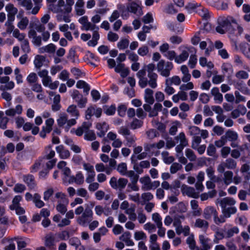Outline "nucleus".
<instances>
[{
	"instance_id": "c03bdc74",
	"label": "nucleus",
	"mask_w": 250,
	"mask_h": 250,
	"mask_svg": "<svg viewBox=\"0 0 250 250\" xmlns=\"http://www.w3.org/2000/svg\"><path fill=\"white\" fill-rule=\"evenodd\" d=\"M152 220L155 223L156 227L163 225L162 217L157 212L152 214Z\"/></svg>"
},
{
	"instance_id": "a211bd4d",
	"label": "nucleus",
	"mask_w": 250,
	"mask_h": 250,
	"mask_svg": "<svg viewBox=\"0 0 250 250\" xmlns=\"http://www.w3.org/2000/svg\"><path fill=\"white\" fill-rule=\"evenodd\" d=\"M22 111V107L21 105H17L15 108H11L6 110L5 112V114L8 116L13 117L16 114H21Z\"/></svg>"
},
{
	"instance_id": "c85d7f7f",
	"label": "nucleus",
	"mask_w": 250,
	"mask_h": 250,
	"mask_svg": "<svg viewBox=\"0 0 250 250\" xmlns=\"http://www.w3.org/2000/svg\"><path fill=\"white\" fill-rule=\"evenodd\" d=\"M33 202L35 207L39 208H42L45 205L44 203L41 200V195L38 193L34 194Z\"/></svg>"
},
{
	"instance_id": "dca6fc26",
	"label": "nucleus",
	"mask_w": 250,
	"mask_h": 250,
	"mask_svg": "<svg viewBox=\"0 0 250 250\" xmlns=\"http://www.w3.org/2000/svg\"><path fill=\"white\" fill-rule=\"evenodd\" d=\"M23 181L26 184L30 189H34L36 187L34 177L32 175L28 174L23 176Z\"/></svg>"
},
{
	"instance_id": "1a4fd4ad",
	"label": "nucleus",
	"mask_w": 250,
	"mask_h": 250,
	"mask_svg": "<svg viewBox=\"0 0 250 250\" xmlns=\"http://www.w3.org/2000/svg\"><path fill=\"white\" fill-rule=\"evenodd\" d=\"M65 7V2L64 0H59L57 4H49L48 9L52 12L58 13L64 11Z\"/></svg>"
},
{
	"instance_id": "6ab92c4d",
	"label": "nucleus",
	"mask_w": 250,
	"mask_h": 250,
	"mask_svg": "<svg viewBox=\"0 0 250 250\" xmlns=\"http://www.w3.org/2000/svg\"><path fill=\"white\" fill-rule=\"evenodd\" d=\"M224 136L226 140H227V142L228 141L229 142L237 141L239 137L238 134L236 131L230 129L226 132L225 135Z\"/></svg>"
},
{
	"instance_id": "864d4df0",
	"label": "nucleus",
	"mask_w": 250,
	"mask_h": 250,
	"mask_svg": "<svg viewBox=\"0 0 250 250\" xmlns=\"http://www.w3.org/2000/svg\"><path fill=\"white\" fill-rule=\"evenodd\" d=\"M186 157L190 161H194L196 159V156L194 152L190 148H187L185 150Z\"/></svg>"
},
{
	"instance_id": "6e6552de",
	"label": "nucleus",
	"mask_w": 250,
	"mask_h": 250,
	"mask_svg": "<svg viewBox=\"0 0 250 250\" xmlns=\"http://www.w3.org/2000/svg\"><path fill=\"white\" fill-rule=\"evenodd\" d=\"M17 18L19 20L17 24L18 29L21 30H25L29 24V19L23 15L22 11H20L18 13L17 15Z\"/></svg>"
},
{
	"instance_id": "9b49d317",
	"label": "nucleus",
	"mask_w": 250,
	"mask_h": 250,
	"mask_svg": "<svg viewBox=\"0 0 250 250\" xmlns=\"http://www.w3.org/2000/svg\"><path fill=\"white\" fill-rule=\"evenodd\" d=\"M181 190L184 195H187L188 197L193 198H198L199 197V192H196L195 189L192 187L187 185H183Z\"/></svg>"
},
{
	"instance_id": "bf43d9fd",
	"label": "nucleus",
	"mask_w": 250,
	"mask_h": 250,
	"mask_svg": "<svg viewBox=\"0 0 250 250\" xmlns=\"http://www.w3.org/2000/svg\"><path fill=\"white\" fill-rule=\"evenodd\" d=\"M231 148L228 146H225L222 147L220 150L221 155L222 158H226L229 153H230Z\"/></svg>"
},
{
	"instance_id": "bb28decb",
	"label": "nucleus",
	"mask_w": 250,
	"mask_h": 250,
	"mask_svg": "<svg viewBox=\"0 0 250 250\" xmlns=\"http://www.w3.org/2000/svg\"><path fill=\"white\" fill-rule=\"evenodd\" d=\"M56 50V46L53 43H50L46 46L40 48L39 52L41 53H53Z\"/></svg>"
},
{
	"instance_id": "680f3d73",
	"label": "nucleus",
	"mask_w": 250,
	"mask_h": 250,
	"mask_svg": "<svg viewBox=\"0 0 250 250\" xmlns=\"http://www.w3.org/2000/svg\"><path fill=\"white\" fill-rule=\"evenodd\" d=\"M144 229L148 231V232L149 233H151L154 232L156 230V227L154 224L150 222H148L144 225Z\"/></svg>"
},
{
	"instance_id": "0eeeda50",
	"label": "nucleus",
	"mask_w": 250,
	"mask_h": 250,
	"mask_svg": "<svg viewBox=\"0 0 250 250\" xmlns=\"http://www.w3.org/2000/svg\"><path fill=\"white\" fill-rule=\"evenodd\" d=\"M140 182L142 184L141 188L144 191L155 189L160 186L159 181H154L152 182L148 176L141 177L140 179Z\"/></svg>"
},
{
	"instance_id": "f704fd0d",
	"label": "nucleus",
	"mask_w": 250,
	"mask_h": 250,
	"mask_svg": "<svg viewBox=\"0 0 250 250\" xmlns=\"http://www.w3.org/2000/svg\"><path fill=\"white\" fill-rule=\"evenodd\" d=\"M67 112L70 114L71 116L78 118L79 116V112L75 105L72 104L69 106L66 110Z\"/></svg>"
},
{
	"instance_id": "f257e3e1",
	"label": "nucleus",
	"mask_w": 250,
	"mask_h": 250,
	"mask_svg": "<svg viewBox=\"0 0 250 250\" xmlns=\"http://www.w3.org/2000/svg\"><path fill=\"white\" fill-rule=\"evenodd\" d=\"M139 79L138 84L141 88H145L148 85L152 89L157 87V80L158 75L157 74H147L146 77V72L145 69L140 70L136 74Z\"/></svg>"
},
{
	"instance_id": "393cba45",
	"label": "nucleus",
	"mask_w": 250,
	"mask_h": 250,
	"mask_svg": "<svg viewBox=\"0 0 250 250\" xmlns=\"http://www.w3.org/2000/svg\"><path fill=\"white\" fill-rule=\"evenodd\" d=\"M194 227L206 230L208 227V223L206 220L198 218L195 220Z\"/></svg>"
},
{
	"instance_id": "8fccbe9b",
	"label": "nucleus",
	"mask_w": 250,
	"mask_h": 250,
	"mask_svg": "<svg viewBox=\"0 0 250 250\" xmlns=\"http://www.w3.org/2000/svg\"><path fill=\"white\" fill-rule=\"evenodd\" d=\"M117 170L122 175H125L127 171V165L125 163L119 164L117 167Z\"/></svg>"
},
{
	"instance_id": "c9c22d12",
	"label": "nucleus",
	"mask_w": 250,
	"mask_h": 250,
	"mask_svg": "<svg viewBox=\"0 0 250 250\" xmlns=\"http://www.w3.org/2000/svg\"><path fill=\"white\" fill-rule=\"evenodd\" d=\"M34 4L35 6L33 7L32 10L29 12V14H32L33 15H35L37 14L40 10V9L41 8V3L42 1V0H33Z\"/></svg>"
},
{
	"instance_id": "7ed1b4c3",
	"label": "nucleus",
	"mask_w": 250,
	"mask_h": 250,
	"mask_svg": "<svg viewBox=\"0 0 250 250\" xmlns=\"http://www.w3.org/2000/svg\"><path fill=\"white\" fill-rule=\"evenodd\" d=\"M101 17L96 14L92 17L91 22L88 21V17L84 16L79 19V22L82 25V29L86 31L99 30V27L96 25V23L100 22Z\"/></svg>"
},
{
	"instance_id": "338daca9",
	"label": "nucleus",
	"mask_w": 250,
	"mask_h": 250,
	"mask_svg": "<svg viewBox=\"0 0 250 250\" xmlns=\"http://www.w3.org/2000/svg\"><path fill=\"white\" fill-rule=\"evenodd\" d=\"M227 140H226L225 137L223 136H221L220 139L218 140L215 141L214 145L217 147H221L225 146H224L227 144Z\"/></svg>"
},
{
	"instance_id": "5701e85b",
	"label": "nucleus",
	"mask_w": 250,
	"mask_h": 250,
	"mask_svg": "<svg viewBox=\"0 0 250 250\" xmlns=\"http://www.w3.org/2000/svg\"><path fill=\"white\" fill-rule=\"evenodd\" d=\"M95 211L98 216H101L103 213L105 216H108L111 214V210L108 208H103L102 206L97 205L95 207Z\"/></svg>"
},
{
	"instance_id": "e433bc0d",
	"label": "nucleus",
	"mask_w": 250,
	"mask_h": 250,
	"mask_svg": "<svg viewBox=\"0 0 250 250\" xmlns=\"http://www.w3.org/2000/svg\"><path fill=\"white\" fill-rule=\"evenodd\" d=\"M197 12L204 20H207L210 17L208 10L206 8L200 7L197 9Z\"/></svg>"
},
{
	"instance_id": "4be33fe9",
	"label": "nucleus",
	"mask_w": 250,
	"mask_h": 250,
	"mask_svg": "<svg viewBox=\"0 0 250 250\" xmlns=\"http://www.w3.org/2000/svg\"><path fill=\"white\" fill-rule=\"evenodd\" d=\"M136 206L134 204H131L130 207L126 209L125 212L128 215V218L132 221L136 220L137 215L135 213Z\"/></svg>"
},
{
	"instance_id": "0e129e2a",
	"label": "nucleus",
	"mask_w": 250,
	"mask_h": 250,
	"mask_svg": "<svg viewBox=\"0 0 250 250\" xmlns=\"http://www.w3.org/2000/svg\"><path fill=\"white\" fill-rule=\"evenodd\" d=\"M149 52L148 47L146 45H143L140 47L137 51L138 54L141 56H145L147 55Z\"/></svg>"
},
{
	"instance_id": "58836bf2",
	"label": "nucleus",
	"mask_w": 250,
	"mask_h": 250,
	"mask_svg": "<svg viewBox=\"0 0 250 250\" xmlns=\"http://www.w3.org/2000/svg\"><path fill=\"white\" fill-rule=\"evenodd\" d=\"M7 14L16 15L18 12V9L12 3L7 4L5 7Z\"/></svg>"
},
{
	"instance_id": "4468645a",
	"label": "nucleus",
	"mask_w": 250,
	"mask_h": 250,
	"mask_svg": "<svg viewBox=\"0 0 250 250\" xmlns=\"http://www.w3.org/2000/svg\"><path fill=\"white\" fill-rule=\"evenodd\" d=\"M71 12H67L66 9L64 11L58 13L56 15L57 21L59 22H70L71 21L69 13Z\"/></svg>"
},
{
	"instance_id": "39448f33",
	"label": "nucleus",
	"mask_w": 250,
	"mask_h": 250,
	"mask_svg": "<svg viewBox=\"0 0 250 250\" xmlns=\"http://www.w3.org/2000/svg\"><path fill=\"white\" fill-rule=\"evenodd\" d=\"M173 68V63L171 62L161 60L157 64V71L161 76L164 77H168L170 74V71Z\"/></svg>"
},
{
	"instance_id": "5fc2aeb1",
	"label": "nucleus",
	"mask_w": 250,
	"mask_h": 250,
	"mask_svg": "<svg viewBox=\"0 0 250 250\" xmlns=\"http://www.w3.org/2000/svg\"><path fill=\"white\" fill-rule=\"evenodd\" d=\"M182 168V166L178 163H173L170 166V172L171 174L176 173Z\"/></svg>"
},
{
	"instance_id": "2eb2a0df",
	"label": "nucleus",
	"mask_w": 250,
	"mask_h": 250,
	"mask_svg": "<svg viewBox=\"0 0 250 250\" xmlns=\"http://www.w3.org/2000/svg\"><path fill=\"white\" fill-rule=\"evenodd\" d=\"M217 213L216 209L211 206H208L206 207L203 211V217L206 220H209L211 219L212 216L213 218Z\"/></svg>"
},
{
	"instance_id": "f8f14e48",
	"label": "nucleus",
	"mask_w": 250,
	"mask_h": 250,
	"mask_svg": "<svg viewBox=\"0 0 250 250\" xmlns=\"http://www.w3.org/2000/svg\"><path fill=\"white\" fill-rule=\"evenodd\" d=\"M102 112V110L101 108H95L94 107L90 106L85 111V118L87 120H89L93 115L99 118L101 116Z\"/></svg>"
},
{
	"instance_id": "4c0bfd02",
	"label": "nucleus",
	"mask_w": 250,
	"mask_h": 250,
	"mask_svg": "<svg viewBox=\"0 0 250 250\" xmlns=\"http://www.w3.org/2000/svg\"><path fill=\"white\" fill-rule=\"evenodd\" d=\"M54 120L52 118L48 119L45 121V126H43L42 129L46 133H49L52 129V126L54 124Z\"/></svg>"
},
{
	"instance_id": "20e7f679",
	"label": "nucleus",
	"mask_w": 250,
	"mask_h": 250,
	"mask_svg": "<svg viewBox=\"0 0 250 250\" xmlns=\"http://www.w3.org/2000/svg\"><path fill=\"white\" fill-rule=\"evenodd\" d=\"M57 201V205L56 206L57 210L62 214H64L67 211V205L68 204V200L66 197L64 193L62 192H56L53 201Z\"/></svg>"
},
{
	"instance_id": "69168bd1",
	"label": "nucleus",
	"mask_w": 250,
	"mask_h": 250,
	"mask_svg": "<svg viewBox=\"0 0 250 250\" xmlns=\"http://www.w3.org/2000/svg\"><path fill=\"white\" fill-rule=\"evenodd\" d=\"M239 232V229L237 227H234L229 229L226 232V237L230 238L234 235V234H237Z\"/></svg>"
},
{
	"instance_id": "a878e982",
	"label": "nucleus",
	"mask_w": 250,
	"mask_h": 250,
	"mask_svg": "<svg viewBox=\"0 0 250 250\" xmlns=\"http://www.w3.org/2000/svg\"><path fill=\"white\" fill-rule=\"evenodd\" d=\"M224 177L223 180L225 184L228 185L231 183L233 181V173L231 171L227 170L224 171Z\"/></svg>"
},
{
	"instance_id": "473e14b6",
	"label": "nucleus",
	"mask_w": 250,
	"mask_h": 250,
	"mask_svg": "<svg viewBox=\"0 0 250 250\" xmlns=\"http://www.w3.org/2000/svg\"><path fill=\"white\" fill-rule=\"evenodd\" d=\"M19 4L22 7H24L28 13L31 11L33 7V3L31 0H22L19 2Z\"/></svg>"
},
{
	"instance_id": "052dcab7",
	"label": "nucleus",
	"mask_w": 250,
	"mask_h": 250,
	"mask_svg": "<svg viewBox=\"0 0 250 250\" xmlns=\"http://www.w3.org/2000/svg\"><path fill=\"white\" fill-rule=\"evenodd\" d=\"M221 68L224 73L233 72V68L232 65L228 62L223 63Z\"/></svg>"
},
{
	"instance_id": "ddd939ff",
	"label": "nucleus",
	"mask_w": 250,
	"mask_h": 250,
	"mask_svg": "<svg viewBox=\"0 0 250 250\" xmlns=\"http://www.w3.org/2000/svg\"><path fill=\"white\" fill-rule=\"evenodd\" d=\"M199 242L201 244L202 248L205 249V250H209L212 247V243L210 238L207 236L201 234L199 236Z\"/></svg>"
},
{
	"instance_id": "09e8293b",
	"label": "nucleus",
	"mask_w": 250,
	"mask_h": 250,
	"mask_svg": "<svg viewBox=\"0 0 250 250\" xmlns=\"http://www.w3.org/2000/svg\"><path fill=\"white\" fill-rule=\"evenodd\" d=\"M147 138L152 140L159 136V132L155 129H150L146 132Z\"/></svg>"
},
{
	"instance_id": "b1692460",
	"label": "nucleus",
	"mask_w": 250,
	"mask_h": 250,
	"mask_svg": "<svg viewBox=\"0 0 250 250\" xmlns=\"http://www.w3.org/2000/svg\"><path fill=\"white\" fill-rule=\"evenodd\" d=\"M181 71L183 75L182 78V81L184 83H187L190 80L191 75L189 73L188 67L185 65L181 66Z\"/></svg>"
},
{
	"instance_id": "2f4dec72",
	"label": "nucleus",
	"mask_w": 250,
	"mask_h": 250,
	"mask_svg": "<svg viewBox=\"0 0 250 250\" xmlns=\"http://www.w3.org/2000/svg\"><path fill=\"white\" fill-rule=\"evenodd\" d=\"M175 140L179 142V144L183 146H187L188 145V141L187 139L186 136L183 132L180 133L177 136L175 137Z\"/></svg>"
},
{
	"instance_id": "4d7b16f0",
	"label": "nucleus",
	"mask_w": 250,
	"mask_h": 250,
	"mask_svg": "<svg viewBox=\"0 0 250 250\" xmlns=\"http://www.w3.org/2000/svg\"><path fill=\"white\" fill-rule=\"evenodd\" d=\"M21 42V47L22 50L25 53H29L30 51V49L28 40L26 39Z\"/></svg>"
},
{
	"instance_id": "13d9d810",
	"label": "nucleus",
	"mask_w": 250,
	"mask_h": 250,
	"mask_svg": "<svg viewBox=\"0 0 250 250\" xmlns=\"http://www.w3.org/2000/svg\"><path fill=\"white\" fill-rule=\"evenodd\" d=\"M201 130L195 126H191L188 127V132L191 136H195L200 134Z\"/></svg>"
},
{
	"instance_id": "423d86ee",
	"label": "nucleus",
	"mask_w": 250,
	"mask_h": 250,
	"mask_svg": "<svg viewBox=\"0 0 250 250\" xmlns=\"http://www.w3.org/2000/svg\"><path fill=\"white\" fill-rule=\"evenodd\" d=\"M231 22H234V19L231 17H228L222 19L219 21V24L216 28V31L220 34H223L228 31L229 33H232L230 26Z\"/></svg>"
},
{
	"instance_id": "e2e57ef3",
	"label": "nucleus",
	"mask_w": 250,
	"mask_h": 250,
	"mask_svg": "<svg viewBox=\"0 0 250 250\" xmlns=\"http://www.w3.org/2000/svg\"><path fill=\"white\" fill-rule=\"evenodd\" d=\"M143 122L137 119H134L133 121L130 123V128L132 129H135L140 128L142 126Z\"/></svg>"
},
{
	"instance_id": "412c9836",
	"label": "nucleus",
	"mask_w": 250,
	"mask_h": 250,
	"mask_svg": "<svg viewBox=\"0 0 250 250\" xmlns=\"http://www.w3.org/2000/svg\"><path fill=\"white\" fill-rule=\"evenodd\" d=\"M96 128L100 131V132L97 133L98 136L100 137H102L107 131L109 127L106 123L103 122V123H98L96 125Z\"/></svg>"
},
{
	"instance_id": "cd10ccee",
	"label": "nucleus",
	"mask_w": 250,
	"mask_h": 250,
	"mask_svg": "<svg viewBox=\"0 0 250 250\" xmlns=\"http://www.w3.org/2000/svg\"><path fill=\"white\" fill-rule=\"evenodd\" d=\"M240 48L242 53L246 57L250 59V45L246 42H242L240 44Z\"/></svg>"
},
{
	"instance_id": "f3484780",
	"label": "nucleus",
	"mask_w": 250,
	"mask_h": 250,
	"mask_svg": "<svg viewBox=\"0 0 250 250\" xmlns=\"http://www.w3.org/2000/svg\"><path fill=\"white\" fill-rule=\"evenodd\" d=\"M56 150L61 159H65L70 157V153L69 151L65 149L62 145L57 146L56 147Z\"/></svg>"
},
{
	"instance_id": "ea45409f",
	"label": "nucleus",
	"mask_w": 250,
	"mask_h": 250,
	"mask_svg": "<svg viewBox=\"0 0 250 250\" xmlns=\"http://www.w3.org/2000/svg\"><path fill=\"white\" fill-rule=\"evenodd\" d=\"M90 218L88 216L83 213L81 216H80L77 220L78 223L83 226H84L88 223V218Z\"/></svg>"
},
{
	"instance_id": "a19ab883",
	"label": "nucleus",
	"mask_w": 250,
	"mask_h": 250,
	"mask_svg": "<svg viewBox=\"0 0 250 250\" xmlns=\"http://www.w3.org/2000/svg\"><path fill=\"white\" fill-rule=\"evenodd\" d=\"M162 156L164 162L167 164H169L174 161V158L173 156H169L167 151H163L162 152Z\"/></svg>"
},
{
	"instance_id": "f03ea898",
	"label": "nucleus",
	"mask_w": 250,
	"mask_h": 250,
	"mask_svg": "<svg viewBox=\"0 0 250 250\" xmlns=\"http://www.w3.org/2000/svg\"><path fill=\"white\" fill-rule=\"evenodd\" d=\"M218 202L222 208V213L225 216L230 217L231 215L234 214L237 211V208L234 206L236 201L231 197H227L223 198Z\"/></svg>"
},
{
	"instance_id": "aec40b11",
	"label": "nucleus",
	"mask_w": 250,
	"mask_h": 250,
	"mask_svg": "<svg viewBox=\"0 0 250 250\" xmlns=\"http://www.w3.org/2000/svg\"><path fill=\"white\" fill-rule=\"evenodd\" d=\"M153 91L150 88H146L145 90L144 98L145 101L150 104H152L154 102L153 98Z\"/></svg>"
},
{
	"instance_id": "de8ad7c7",
	"label": "nucleus",
	"mask_w": 250,
	"mask_h": 250,
	"mask_svg": "<svg viewBox=\"0 0 250 250\" xmlns=\"http://www.w3.org/2000/svg\"><path fill=\"white\" fill-rule=\"evenodd\" d=\"M230 28L232 30V32L231 33H234L233 31H237V34L239 35H240L243 31V28L238 24L235 20L234 22H231V26H230Z\"/></svg>"
},
{
	"instance_id": "79ce46f5",
	"label": "nucleus",
	"mask_w": 250,
	"mask_h": 250,
	"mask_svg": "<svg viewBox=\"0 0 250 250\" xmlns=\"http://www.w3.org/2000/svg\"><path fill=\"white\" fill-rule=\"evenodd\" d=\"M129 41L127 39H121L117 43V47L120 50H124L129 45Z\"/></svg>"
},
{
	"instance_id": "49530a36",
	"label": "nucleus",
	"mask_w": 250,
	"mask_h": 250,
	"mask_svg": "<svg viewBox=\"0 0 250 250\" xmlns=\"http://www.w3.org/2000/svg\"><path fill=\"white\" fill-rule=\"evenodd\" d=\"M166 81L171 85L174 84L176 85H179L181 83V80L178 76H174L171 78H167Z\"/></svg>"
},
{
	"instance_id": "37998d69",
	"label": "nucleus",
	"mask_w": 250,
	"mask_h": 250,
	"mask_svg": "<svg viewBox=\"0 0 250 250\" xmlns=\"http://www.w3.org/2000/svg\"><path fill=\"white\" fill-rule=\"evenodd\" d=\"M244 150L243 146H239V148L231 149L230 155L232 158L238 159L241 156V151Z\"/></svg>"
},
{
	"instance_id": "9d476101",
	"label": "nucleus",
	"mask_w": 250,
	"mask_h": 250,
	"mask_svg": "<svg viewBox=\"0 0 250 250\" xmlns=\"http://www.w3.org/2000/svg\"><path fill=\"white\" fill-rule=\"evenodd\" d=\"M127 9L129 12L136 14L138 16L143 15V11L140 4L136 1H133L128 3L127 5Z\"/></svg>"
},
{
	"instance_id": "c756f323",
	"label": "nucleus",
	"mask_w": 250,
	"mask_h": 250,
	"mask_svg": "<svg viewBox=\"0 0 250 250\" xmlns=\"http://www.w3.org/2000/svg\"><path fill=\"white\" fill-rule=\"evenodd\" d=\"M46 58L42 55H37L34 61V63L37 68H40L45 61Z\"/></svg>"
},
{
	"instance_id": "774afa93",
	"label": "nucleus",
	"mask_w": 250,
	"mask_h": 250,
	"mask_svg": "<svg viewBox=\"0 0 250 250\" xmlns=\"http://www.w3.org/2000/svg\"><path fill=\"white\" fill-rule=\"evenodd\" d=\"M26 189L25 185L22 184H16L13 190L16 193H22Z\"/></svg>"
},
{
	"instance_id": "3c124183",
	"label": "nucleus",
	"mask_w": 250,
	"mask_h": 250,
	"mask_svg": "<svg viewBox=\"0 0 250 250\" xmlns=\"http://www.w3.org/2000/svg\"><path fill=\"white\" fill-rule=\"evenodd\" d=\"M84 138L88 141H93L96 138V135L93 130H88L84 132Z\"/></svg>"
},
{
	"instance_id": "6e6d98bb",
	"label": "nucleus",
	"mask_w": 250,
	"mask_h": 250,
	"mask_svg": "<svg viewBox=\"0 0 250 250\" xmlns=\"http://www.w3.org/2000/svg\"><path fill=\"white\" fill-rule=\"evenodd\" d=\"M226 163L228 165V169H234L236 167V162L231 158H229L226 159Z\"/></svg>"
},
{
	"instance_id": "a18cd8bd",
	"label": "nucleus",
	"mask_w": 250,
	"mask_h": 250,
	"mask_svg": "<svg viewBox=\"0 0 250 250\" xmlns=\"http://www.w3.org/2000/svg\"><path fill=\"white\" fill-rule=\"evenodd\" d=\"M52 146L49 145L45 148V158L49 160L53 158L55 155V151L52 149Z\"/></svg>"
},
{
	"instance_id": "7c9ffc66",
	"label": "nucleus",
	"mask_w": 250,
	"mask_h": 250,
	"mask_svg": "<svg viewBox=\"0 0 250 250\" xmlns=\"http://www.w3.org/2000/svg\"><path fill=\"white\" fill-rule=\"evenodd\" d=\"M189 56V53L188 50H183L182 53L179 55L176 56L175 58V62L177 63H181L185 61Z\"/></svg>"
},
{
	"instance_id": "72a5a7b5",
	"label": "nucleus",
	"mask_w": 250,
	"mask_h": 250,
	"mask_svg": "<svg viewBox=\"0 0 250 250\" xmlns=\"http://www.w3.org/2000/svg\"><path fill=\"white\" fill-rule=\"evenodd\" d=\"M186 242L190 250H199V248L196 245L195 241L193 235L188 237L186 240Z\"/></svg>"
},
{
	"instance_id": "603ef678",
	"label": "nucleus",
	"mask_w": 250,
	"mask_h": 250,
	"mask_svg": "<svg viewBox=\"0 0 250 250\" xmlns=\"http://www.w3.org/2000/svg\"><path fill=\"white\" fill-rule=\"evenodd\" d=\"M236 78L239 80L247 79L249 77L248 73L244 70H239L235 73Z\"/></svg>"
}]
</instances>
